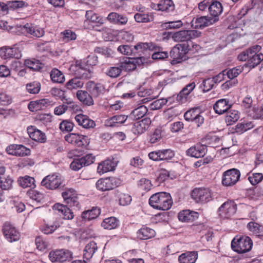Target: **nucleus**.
I'll list each match as a JSON object with an SVG mask.
<instances>
[{"instance_id":"f257e3e1","label":"nucleus","mask_w":263,"mask_h":263,"mask_svg":"<svg viewBox=\"0 0 263 263\" xmlns=\"http://www.w3.org/2000/svg\"><path fill=\"white\" fill-rule=\"evenodd\" d=\"M149 204L154 209L164 211L171 208L173 201L169 193L159 192L151 196Z\"/></svg>"},{"instance_id":"f03ea898","label":"nucleus","mask_w":263,"mask_h":263,"mask_svg":"<svg viewBox=\"0 0 263 263\" xmlns=\"http://www.w3.org/2000/svg\"><path fill=\"white\" fill-rule=\"evenodd\" d=\"M201 32L196 30H183L173 33H168V35L174 42H185L199 37Z\"/></svg>"},{"instance_id":"7ed1b4c3","label":"nucleus","mask_w":263,"mask_h":263,"mask_svg":"<svg viewBox=\"0 0 263 263\" xmlns=\"http://www.w3.org/2000/svg\"><path fill=\"white\" fill-rule=\"evenodd\" d=\"M16 33L18 35H30L34 37H40L44 35L45 31L41 27L31 23L20 25L16 27Z\"/></svg>"},{"instance_id":"20e7f679","label":"nucleus","mask_w":263,"mask_h":263,"mask_svg":"<svg viewBox=\"0 0 263 263\" xmlns=\"http://www.w3.org/2000/svg\"><path fill=\"white\" fill-rule=\"evenodd\" d=\"M253 245L252 240L248 236L235 237L231 242L232 249L239 253L249 251Z\"/></svg>"},{"instance_id":"39448f33","label":"nucleus","mask_w":263,"mask_h":263,"mask_svg":"<svg viewBox=\"0 0 263 263\" xmlns=\"http://www.w3.org/2000/svg\"><path fill=\"white\" fill-rule=\"evenodd\" d=\"M240 176V173L237 169L229 170L223 174L222 183L225 186L233 185L239 180Z\"/></svg>"},{"instance_id":"423d86ee","label":"nucleus","mask_w":263,"mask_h":263,"mask_svg":"<svg viewBox=\"0 0 263 263\" xmlns=\"http://www.w3.org/2000/svg\"><path fill=\"white\" fill-rule=\"evenodd\" d=\"M120 184V180L115 177L101 179L96 182L97 188L101 191L112 190Z\"/></svg>"},{"instance_id":"0eeeda50","label":"nucleus","mask_w":263,"mask_h":263,"mask_svg":"<svg viewBox=\"0 0 263 263\" xmlns=\"http://www.w3.org/2000/svg\"><path fill=\"white\" fill-rule=\"evenodd\" d=\"M192 198L197 202H207L212 199V193L209 189H194L191 194Z\"/></svg>"},{"instance_id":"6e6552de","label":"nucleus","mask_w":263,"mask_h":263,"mask_svg":"<svg viewBox=\"0 0 263 263\" xmlns=\"http://www.w3.org/2000/svg\"><path fill=\"white\" fill-rule=\"evenodd\" d=\"M6 151L9 155L17 157L29 156L31 154L30 149L22 144H10L6 147Z\"/></svg>"},{"instance_id":"1a4fd4ad","label":"nucleus","mask_w":263,"mask_h":263,"mask_svg":"<svg viewBox=\"0 0 263 263\" xmlns=\"http://www.w3.org/2000/svg\"><path fill=\"white\" fill-rule=\"evenodd\" d=\"M218 21L217 18H212L211 16H204L194 17L191 22L193 28H203L212 25Z\"/></svg>"},{"instance_id":"9d476101","label":"nucleus","mask_w":263,"mask_h":263,"mask_svg":"<svg viewBox=\"0 0 263 263\" xmlns=\"http://www.w3.org/2000/svg\"><path fill=\"white\" fill-rule=\"evenodd\" d=\"M3 231L6 239L10 242L16 241L20 238L21 235L18 231L9 223H5Z\"/></svg>"},{"instance_id":"9b49d317","label":"nucleus","mask_w":263,"mask_h":263,"mask_svg":"<svg viewBox=\"0 0 263 263\" xmlns=\"http://www.w3.org/2000/svg\"><path fill=\"white\" fill-rule=\"evenodd\" d=\"M67 142L79 147H86L89 143L87 137L71 133L67 134Z\"/></svg>"},{"instance_id":"f8f14e48","label":"nucleus","mask_w":263,"mask_h":263,"mask_svg":"<svg viewBox=\"0 0 263 263\" xmlns=\"http://www.w3.org/2000/svg\"><path fill=\"white\" fill-rule=\"evenodd\" d=\"M61 182V176L54 174L45 177L42 181L41 185L47 189L54 190L59 186Z\"/></svg>"},{"instance_id":"ddd939ff","label":"nucleus","mask_w":263,"mask_h":263,"mask_svg":"<svg viewBox=\"0 0 263 263\" xmlns=\"http://www.w3.org/2000/svg\"><path fill=\"white\" fill-rule=\"evenodd\" d=\"M144 59L143 57L136 58H125L120 63L122 70L125 71H132L135 70L137 65H140L143 63Z\"/></svg>"},{"instance_id":"4468645a","label":"nucleus","mask_w":263,"mask_h":263,"mask_svg":"<svg viewBox=\"0 0 263 263\" xmlns=\"http://www.w3.org/2000/svg\"><path fill=\"white\" fill-rule=\"evenodd\" d=\"M236 204L234 201H227L219 208V215L223 218H228L236 213Z\"/></svg>"},{"instance_id":"2eb2a0df","label":"nucleus","mask_w":263,"mask_h":263,"mask_svg":"<svg viewBox=\"0 0 263 263\" xmlns=\"http://www.w3.org/2000/svg\"><path fill=\"white\" fill-rule=\"evenodd\" d=\"M261 47L259 45H255L251 47L248 65L249 67L253 68L263 60V54L258 53Z\"/></svg>"},{"instance_id":"dca6fc26","label":"nucleus","mask_w":263,"mask_h":263,"mask_svg":"<svg viewBox=\"0 0 263 263\" xmlns=\"http://www.w3.org/2000/svg\"><path fill=\"white\" fill-rule=\"evenodd\" d=\"M174 156L173 152L170 149L152 152L148 154L149 159L154 161L166 160Z\"/></svg>"},{"instance_id":"f3484780","label":"nucleus","mask_w":263,"mask_h":263,"mask_svg":"<svg viewBox=\"0 0 263 263\" xmlns=\"http://www.w3.org/2000/svg\"><path fill=\"white\" fill-rule=\"evenodd\" d=\"M22 45L16 44L11 47H6L3 51L5 59L14 58L18 59L22 57Z\"/></svg>"},{"instance_id":"a211bd4d","label":"nucleus","mask_w":263,"mask_h":263,"mask_svg":"<svg viewBox=\"0 0 263 263\" xmlns=\"http://www.w3.org/2000/svg\"><path fill=\"white\" fill-rule=\"evenodd\" d=\"M27 130L30 138L32 140L40 143H45L46 141L45 134L35 128L34 126H28Z\"/></svg>"},{"instance_id":"6ab92c4d","label":"nucleus","mask_w":263,"mask_h":263,"mask_svg":"<svg viewBox=\"0 0 263 263\" xmlns=\"http://www.w3.org/2000/svg\"><path fill=\"white\" fill-rule=\"evenodd\" d=\"M151 123V119L148 118H145L141 120L135 122L132 130L135 134H141L149 128Z\"/></svg>"},{"instance_id":"aec40b11","label":"nucleus","mask_w":263,"mask_h":263,"mask_svg":"<svg viewBox=\"0 0 263 263\" xmlns=\"http://www.w3.org/2000/svg\"><path fill=\"white\" fill-rule=\"evenodd\" d=\"M153 9L169 13L175 9V5L172 0H161L157 4H153Z\"/></svg>"},{"instance_id":"412c9836","label":"nucleus","mask_w":263,"mask_h":263,"mask_svg":"<svg viewBox=\"0 0 263 263\" xmlns=\"http://www.w3.org/2000/svg\"><path fill=\"white\" fill-rule=\"evenodd\" d=\"M206 152V148L204 145L198 144L191 147L187 151V155L192 157L200 158L203 157Z\"/></svg>"},{"instance_id":"4be33fe9","label":"nucleus","mask_w":263,"mask_h":263,"mask_svg":"<svg viewBox=\"0 0 263 263\" xmlns=\"http://www.w3.org/2000/svg\"><path fill=\"white\" fill-rule=\"evenodd\" d=\"M231 107L229 100L221 99L216 101L214 105V109L216 114L221 115L227 111Z\"/></svg>"},{"instance_id":"5701e85b","label":"nucleus","mask_w":263,"mask_h":263,"mask_svg":"<svg viewBox=\"0 0 263 263\" xmlns=\"http://www.w3.org/2000/svg\"><path fill=\"white\" fill-rule=\"evenodd\" d=\"M178 217L182 222L193 221L198 217V213L189 210H183L178 213Z\"/></svg>"},{"instance_id":"b1692460","label":"nucleus","mask_w":263,"mask_h":263,"mask_svg":"<svg viewBox=\"0 0 263 263\" xmlns=\"http://www.w3.org/2000/svg\"><path fill=\"white\" fill-rule=\"evenodd\" d=\"M195 83L192 82L186 85L178 94L177 100L181 103L186 101L187 96L193 90L195 87Z\"/></svg>"},{"instance_id":"393cba45","label":"nucleus","mask_w":263,"mask_h":263,"mask_svg":"<svg viewBox=\"0 0 263 263\" xmlns=\"http://www.w3.org/2000/svg\"><path fill=\"white\" fill-rule=\"evenodd\" d=\"M74 118L79 125L82 126L84 128H92L95 126V122L86 115L79 114L75 116Z\"/></svg>"},{"instance_id":"a878e982","label":"nucleus","mask_w":263,"mask_h":263,"mask_svg":"<svg viewBox=\"0 0 263 263\" xmlns=\"http://www.w3.org/2000/svg\"><path fill=\"white\" fill-rule=\"evenodd\" d=\"M106 19L111 23L119 25H125L128 21L127 17L116 12L109 13Z\"/></svg>"},{"instance_id":"bb28decb","label":"nucleus","mask_w":263,"mask_h":263,"mask_svg":"<svg viewBox=\"0 0 263 263\" xmlns=\"http://www.w3.org/2000/svg\"><path fill=\"white\" fill-rule=\"evenodd\" d=\"M49 257L52 262H63L66 260V251L64 249L51 251Z\"/></svg>"},{"instance_id":"cd10ccee","label":"nucleus","mask_w":263,"mask_h":263,"mask_svg":"<svg viewBox=\"0 0 263 263\" xmlns=\"http://www.w3.org/2000/svg\"><path fill=\"white\" fill-rule=\"evenodd\" d=\"M197 257L198 254L196 252H186L179 256L178 260L180 263H194Z\"/></svg>"},{"instance_id":"c85d7f7f","label":"nucleus","mask_w":263,"mask_h":263,"mask_svg":"<svg viewBox=\"0 0 263 263\" xmlns=\"http://www.w3.org/2000/svg\"><path fill=\"white\" fill-rule=\"evenodd\" d=\"M98 249V246L96 242L94 241H91L85 246L84 250V257L86 259H90L94 253Z\"/></svg>"},{"instance_id":"c756f323","label":"nucleus","mask_w":263,"mask_h":263,"mask_svg":"<svg viewBox=\"0 0 263 263\" xmlns=\"http://www.w3.org/2000/svg\"><path fill=\"white\" fill-rule=\"evenodd\" d=\"M254 127V124L251 121H244L241 123H238L233 128V133H236L239 134L243 133L244 132L249 130Z\"/></svg>"},{"instance_id":"7c9ffc66","label":"nucleus","mask_w":263,"mask_h":263,"mask_svg":"<svg viewBox=\"0 0 263 263\" xmlns=\"http://www.w3.org/2000/svg\"><path fill=\"white\" fill-rule=\"evenodd\" d=\"M209 10L213 17L212 18H217L222 12L221 4L217 1L213 2L209 7Z\"/></svg>"},{"instance_id":"2f4dec72","label":"nucleus","mask_w":263,"mask_h":263,"mask_svg":"<svg viewBox=\"0 0 263 263\" xmlns=\"http://www.w3.org/2000/svg\"><path fill=\"white\" fill-rule=\"evenodd\" d=\"M114 163L110 160H106L100 163L98 166V172L100 174H103L114 169Z\"/></svg>"},{"instance_id":"473e14b6","label":"nucleus","mask_w":263,"mask_h":263,"mask_svg":"<svg viewBox=\"0 0 263 263\" xmlns=\"http://www.w3.org/2000/svg\"><path fill=\"white\" fill-rule=\"evenodd\" d=\"M77 96L78 99L85 105L89 106L93 104L91 96L86 91L78 90L77 92Z\"/></svg>"},{"instance_id":"72a5a7b5","label":"nucleus","mask_w":263,"mask_h":263,"mask_svg":"<svg viewBox=\"0 0 263 263\" xmlns=\"http://www.w3.org/2000/svg\"><path fill=\"white\" fill-rule=\"evenodd\" d=\"M148 109L144 105H141L132 111L129 118L132 119L138 120L143 117L147 112Z\"/></svg>"},{"instance_id":"f704fd0d","label":"nucleus","mask_w":263,"mask_h":263,"mask_svg":"<svg viewBox=\"0 0 263 263\" xmlns=\"http://www.w3.org/2000/svg\"><path fill=\"white\" fill-rule=\"evenodd\" d=\"M155 235V231L148 227H143L137 232V236L140 239H147L154 237Z\"/></svg>"},{"instance_id":"c9c22d12","label":"nucleus","mask_w":263,"mask_h":263,"mask_svg":"<svg viewBox=\"0 0 263 263\" xmlns=\"http://www.w3.org/2000/svg\"><path fill=\"white\" fill-rule=\"evenodd\" d=\"M78 201L77 194L72 189L67 190V206L71 208L77 206Z\"/></svg>"},{"instance_id":"e433bc0d","label":"nucleus","mask_w":263,"mask_h":263,"mask_svg":"<svg viewBox=\"0 0 263 263\" xmlns=\"http://www.w3.org/2000/svg\"><path fill=\"white\" fill-rule=\"evenodd\" d=\"M119 225V221L114 217L105 218L101 223V226L105 229L112 230L116 229Z\"/></svg>"},{"instance_id":"4c0bfd02","label":"nucleus","mask_w":263,"mask_h":263,"mask_svg":"<svg viewBox=\"0 0 263 263\" xmlns=\"http://www.w3.org/2000/svg\"><path fill=\"white\" fill-rule=\"evenodd\" d=\"M100 214V210L97 208L85 211L82 214V218L86 220H90L96 218Z\"/></svg>"},{"instance_id":"58836bf2","label":"nucleus","mask_w":263,"mask_h":263,"mask_svg":"<svg viewBox=\"0 0 263 263\" xmlns=\"http://www.w3.org/2000/svg\"><path fill=\"white\" fill-rule=\"evenodd\" d=\"M83 85L84 83L81 79L76 77L67 82V89L70 90L77 89L82 88Z\"/></svg>"},{"instance_id":"ea45409f","label":"nucleus","mask_w":263,"mask_h":263,"mask_svg":"<svg viewBox=\"0 0 263 263\" xmlns=\"http://www.w3.org/2000/svg\"><path fill=\"white\" fill-rule=\"evenodd\" d=\"M239 118L240 114L237 110H231L227 112L225 120L228 125H232L237 121Z\"/></svg>"},{"instance_id":"a19ab883","label":"nucleus","mask_w":263,"mask_h":263,"mask_svg":"<svg viewBox=\"0 0 263 263\" xmlns=\"http://www.w3.org/2000/svg\"><path fill=\"white\" fill-rule=\"evenodd\" d=\"M51 80L55 83H62L65 81L64 74L58 69H53L50 73Z\"/></svg>"},{"instance_id":"79ce46f5","label":"nucleus","mask_w":263,"mask_h":263,"mask_svg":"<svg viewBox=\"0 0 263 263\" xmlns=\"http://www.w3.org/2000/svg\"><path fill=\"white\" fill-rule=\"evenodd\" d=\"M136 22L138 23H147L153 21L154 17L152 14L144 13L142 12L137 13L134 15Z\"/></svg>"},{"instance_id":"37998d69","label":"nucleus","mask_w":263,"mask_h":263,"mask_svg":"<svg viewBox=\"0 0 263 263\" xmlns=\"http://www.w3.org/2000/svg\"><path fill=\"white\" fill-rule=\"evenodd\" d=\"M13 180L8 176L6 177H0V188L2 190H9L12 189Z\"/></svg>"},{"instance_id":"c03bdc74","label":"nucleus","mask_w":263,"mask_h":263,"mask_svg":"<svg viewBox=\"0 0 263 263\" xmlns=\"http://www.w3.org/2000/svg\"><path fill=\"white\" fill-rule=\"evenodd\" d=\"M24 64L27 67L33 70H39L42 68V64L40 61L35 59L26 60Z\"/></svg>"},{"instance_id":"a18cd8bd","label":"nucleus","mask_w":263,"mask_h":263,"mask_svg":"<svg viewBox=\"0 0 263 263\" xmlns=\"http://www.w3.org/2000/svg\"><path fill=\"white\" fill-rule=\"evenodd\" d=\"M85 16L87 20H89L92 22L97 23L100 25L104 23L103 17L94 13L92 11H87Z\"/></svg>"},{"instance_id":"49530a36","label":"nucleus","mask_w":263,"mask_h":263,"mask_svg":"<svg viewBox=\"0 0 263 263\" xmlns=\"http://www.w3.org/2000/svg\"><path fill=\"white\" fill-rule=\"evenodd\" d=\"M34 181L33 178L28 176L20 178L18 180L19 184L23 188L34 187L35 186Z\"/></svg>"},{"instance_id":"de8ad7c7","label":"nucleus","mask_w":263,"mask_h":263,"mask_svg":"<svg viewBox=\"0 0 263 263\" xmlns=\"http://www.w3.org/2000/svg\"><path fill=\"white\" fill-rule=\"evenodd\" d=\"M248 180L251 184L255 185L263 179V174L260 173H252L250 172L248 174Z\"/></svg>"},{"instance_id":"09e8293b","label":"nucleus","mask_w":263,"mask_h":263,"mask_svg":"<svg viewBox=\"0 0 263 263\" xmlns=\"http://www.w3.org/2000/svg\"><path fill=\"white\" fill-rule=\"evenodd\" d=\"M170 54L171 57L178 63L186 60L185 56L181 53L176 46L171 51Z\"/></svg>"},{"instance_id":"8fccbe9b","label":"nucleus","mask_w":263,"mask_h":263,"mask_svg":"<svg viewBox=\"0 0 263 263\" xmlns=\"http://www.w3.org/2000/svg\"><path fill=\"white\" fill-rule=\"evenodd\" d=\"M59 225L44 223L40 227V230L44 234L48 235L53 233L59 227Z\"/></svg>"},{"instance_id":"3c124183","label":"nucleus","mask_w":263,"mask_h":263,"mask_svg":"<svg viewBox=\"0 0 263 263\" xmlns=\"http://www.w3.org/2000/svg\"><path fill=\"white\" fill-rule=\"evenodd\" d=\"M28 196L33 200L37 202H40L44 199L43 193L35 190H30L28 191Z\"/></svg>"},{"instance_id":"603ef678","label":"nucleus","mask_w":263,"mask_h":263,"mask_svg":"<svg viewBox=\"0 0 263 263\" xmlns=\"http://www.w3.org/2000/svg\"><path fill=\"white\" fill-rule=\"evenodd\" d=\"M41 89V84L39 82L34 81L26 85L27 91L31 94L38 93Z\"/></svg>"},{"instance_id":"864d4df0","label":"nucleus","mask_w":263,"mask_h":263,"mask_svg":"<svg viewBox=\"0 0 263 263\" xmlns=\"http://www.w3.org/2000/svg\"><path fill=\"white\" fill-rule=\"evenodd\" d=\"M151 48V45L147 43H139L134 46V50H135V54L137 53L140 55L144 51L150 50Z\"/></svg>"},{"instance_id":"5fc2aeb1","label":"nucleus","mask_w":263,"mask_h":263,"mask_svg":"<svg viewBox=\"0 0 263 263\" xmlns=\"http://www.w3.org/2000/svg\"><path fill=\"white\" fill-rule=\"evenodd\" d=\"M117 50L118 52L124 55H135V52L134 48H132L131 46L128 45H122L119 46L117 48Z\"/></svg>"},{"instance_id":"6e6d98bb","label":"nucleus","mask_w":263,"mask_h":263,"mask_svg":"<svg viewBox=\"0 0 263 263\" xmlns=\"http://www.w3.org/2000/svg\"><path fill=\"white\" fill-rule=\"evenodd\" d=\"M163 136L162 130L160 128L156 129L149 136V142L154 144L159 141Z\"/></svg>"},{"instance_id":"4d7b16f0","label":"nucleus","mask_w":263,"mask_h":263,"mask_svg":"<svg viewBox=\"0 0 263 263\" xmlns=\"http://www.w3.org/2000/svg\"><path fill=\"white\" fill-rule=\"evenodd\" d=\"M128 116L125 115H116L109 120L110 126H114L116 123L122 124L127 119Z\"/></svg>"},{"instance_id":"13d9d810","label":"nucleus","mask_w":263,"mask_h":263,"mask_svg":"<svg viewBox=\"0 0 263 263\" xmlns=\"http://www.w3.org/2000/svg\"><path fill=\"white\" fill-rule=\"evenodd\" d=\"M199 114L197 108H193L186 111L184 117L186 121H192Z\"/></svg>"},{"instance_id":"bf43d9fd","label":"nucleus","mask_w":263,"mask_h":263,"mask_svg":"<svg viewBox=\"0 0 263 263\" xmlns=\"http://www.w3.org/2000/svg\"><path fill=\"white\" fill-rule=\"evenodd\" d=\"M121 71L122 69L120 66L119 67H111L107 69L106 73L110 78H116L120 75Z\"/></svg>"},{"instance_id":"052dcab7","label":"nucleus","mask_w":263,"mask_h":263,"mask_svg":"<svg viewBox=\"0 0 263 263\" xmlns=\"http://www.w3.org/2000/svg\"><path fill=\"white\" fill-rule=\"evenodd\" d=\"M138 185L141 190L145 192L149 191L152 186L151 181L145 178L141 179L139 181Z\"/></svg>"},{"instance_id":"680f3d73","label":"nucleus","mask_w":263,"mask_h":263,"mask_svg":"<svg viewBox=\"0 0 263 263\" xmlns=\"http://www.w3.org/2000/svg\"><path fill=\"white\" fill-rule=\"evenodd\" d=\"M119 204L121 205H127L132 201L131 196L127 194L120 193L119 195Z\"/></svg>"},{"instance_id":"e2e57ef3","label":"nucleus","mask_w":263,"mask_h":263,"mask_svg":"<svg viewBox=\"0 0 263 263\" xmlns=\"http://www.w3.org/2000/svg\"><path fill=\"white\" fill-rule=\"evenodd\" d=\"M242 71V68H233L229 69L228 71L226 70L225 75L227 74V77L230 79H233L237 77L239 74Z\"/></svg>"},{"instance_id":"0e129e2a","label":"nucleus","mask_w":263,"mask_h":263,"mask_svg":"<svg viewBox=\"0 0 263 263\" xmlns=\"http://www.w3.org/2000/svg\"><path fill=\"white\" fill-rule=\"evenodd\" d=\"M84 166L81 158H74L70 164V168L73 171H78Z\"/></svg>"},{"instance_id":"69168bd1","label":"nucleus","mask_w":263,"mask_h":263,"mask_svg":"<svg viewBox=\"0 0 263 263\" xmlns=\"http://www.w3.org/2000/svg\"><path fill=\"white\" fill-rule=\"evenodd\" d=\"M214 84L211 78H209L203 81L201 87L202 88L203 91L206 92L210 90Z\"/></svg>"},{"instance_id":"338daca9","label":"nucleus","mask_w":263,"mask_h":263,"mask_svg":"<svg viewBox=\"0 0 263 263\" xmlns=\"http://www.w3.org/2000/svg\"><path fill=\"white\" fill-rule=\"evenodd\" d=\"M52 209L59 215L65 216L66 205L60 203H57L53 205Z\"/></svg>"},{"instance_id":"774afa93","label":"nucleus","mask_w":263,"mask_h":263,"mask_svg":"<svg viewBox=\"0 0 263 263\" xmlns=\"http://www.w3.org/2000/svg\"><path fill=\"white\" fill-rule=\"evenodd\" d=\"M120 39L124 42H130L133 41L134 35L129 32L121 31L119 34Z\"/></svg>"}]
</instances>
